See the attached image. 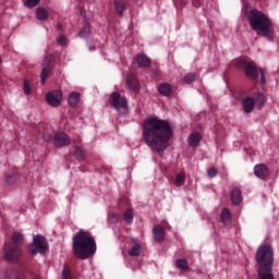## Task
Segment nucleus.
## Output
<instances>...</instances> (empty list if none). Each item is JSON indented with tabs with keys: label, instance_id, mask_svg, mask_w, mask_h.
Segmentation results:
<instances>
[{
	"label": "nucleus",
	"instance_id": "nucleus-18",
	"mask_svg": "<svg viewBox=\"0 0 279 279\" xmlns=\"http://www.w3.org/2000/svg\"><path fill=\"white\" fill-rule=\"evenodd\" d=\"M158 92L163 97H169V95H171V93H173V89L171 88V85L169 83H162L159 85Z\"/></svg>",
	"mask_w": 279,
	"mask_h": 279
},
{
	"label": "nucleus",
	"instance_id": "nucleus-28",
	"mask_svg": "<svg viewBox=\"0 0 279 279\" xmlns=\"http://www.w3.org/2000/svg\"><path fill=\"white\" fill-rule=\"evenodd\" d=\"M88 34H90V26L85 25L83 29L80 31L78 36H81V38H86Z\"/></svg>",
	"mask_w": 279,
	"mask_h": 279
},
{
	"label": "nucleus",
	"instance_id": "nucleus-25",
	"mask_svg": "<svg viewBox=\"0 0 279 279\" xmlns=\"http://www.w3.org/2000/svg\"><path fill=\"white\" fill-rule=\"evenodd\" d=\"M130 256H141V244H135L129 250Z\"/></svg>",
	"mask_w": 279,
	"mask_h": 279
},
{
	"label": "nucleus",
	"instance_id": "nucleus-1",
	"mask_svg": "<svg viewBox=\"0 0 279 279\" xmlns=\"http://www.w3.org/2000/svg\"><path fill=\"white\" fill-rule=\"evenodd\" d=\"M142 134L144 143L153 151L159 153L165 151L169 147V141L173 131H171L169 122L150 117L144 120Z\"/></svg>",
	"mask_w": 279,
	"mask_h": 279
},
{
	"label": "nucleus",
	"instance_id": "nucleus-33",
	"mask_svg": "<svg viewBox=\"0 0 279 279\" xmlns=\"http://www.w3.org/2000/svg\"><path fill=\"white\" fill-rule=\"evenodd\" d=\"M62 279H71V269L66 266L62 270Z\"/></svg>",
	"mask_w": 279,
	"mask_h": 279
},
{
	"label": "nucleus",
	"instance_id": "nucleus-7",
	"mask_svg": "<svg viewBox=\"0 0 279 279\" xmlns=\"http://www.w3.org/2000/svg\"><path fill=\"white\" fill-rule=\"evenodd\" d=\"M267 99L265 98V95L259 94L257 97H246L242 100V106L244 108V112L248 114V112L254 111V106H263Z\"/></svg>",
	"mask_w": 279,
	"mask_h": 279
},
{
	"label": "nucleus",
	"instance_id": "nucleus-13",
	"mask_svg": "<svg viewBox=\"0 0 279 279\" xmlns=\"http://www.w3.org/2000/svg\"><path fill=\"white\" fill-rule=\"evenodd\" d=\"M187 143L190 147H199V143H202V134L198 132H193L187 137Z\"/></svg>",
	"mask_w": 279,
	"mask_h": 279
},
{
	"label": "nucleus",
	"instance_id": "nucleus-26",
	"mask_svg": "<svg viewBox=\"0 0 279 279\" xmlns=\"http://www.w3.org/2000/svg\"><path fill=\"white\" fill-rule=\"evenodd\" d=\"M124 221L126 223H132V221H134V213L132 211V209H128L124 214Z\"/></svg>",
	"mask_w": 279,
	"mask_h": 279
},
{
	"label": "nucleus",
	"instance_id": "nucleus-37",
	"mask_svg": "<svg viewBox=\"0 0 279 279\" xmlns=\"http://www.w3.org/2000/svg\"><path fill=\"white\" fill-rule=\"evenodd\" d=\"M265 70H260V84H265Z\"/></svg>",
	"mask_w": 279,
	"mask_h": 279
},
{
	"label": "nucleus",
	"instance_id": "nucleus-11",
	"mask_svg": "<svg viewBox=\"0 0 279 279\" xmlns=\"http://www.w3.org/2000/svg\"><path fill=\"white\" fill-rule=\"evenodd\" d=\"M254 173L256 178H259V180H265V178L269 175V168L263 163L256 165L254 167Z\"/></svg>",
	"mask_w": 279,
	"mask_h": 279
},
{
	"label": "nucleus",
	"instance_id": "nucleus-24",
	"mask_svg": "<svg viewBox=\"0 0 279 279\" xmlns=\"http://www.w3.org/2000/svg\"><path fill=\"white\" fill-rule=\"evenodd\" d=\"M185 180H186V174H184V172L179 173L175 179V186H184Z\"/></svg>",
	"mask_w": 279,
	"mask_h": 279
},
{
	"label": "nucleus",
	"instance_id": "nucleus-9",
	"mask_svg": "<svg viewBox=\"0 0 279 279\" xmlns=\"http://www.w3.org/2000/svg\"><path fill=\"white\" fill-rule=\"evenodd\" d=\"M46 99L49 106H52V108H58V106L62 104V92L60 90L50 92L46 95Z\"/></svg>",
	"mask_w": 279,
	"mask_h": 279
},
{
	"label": "nucleus",
	"instance_id": "nucleus-30",
	"mask_svg": "<svg viewBox=\"0 0 279 279\" xmlns=\"http://www.w3.org/2000/svg\"><path fill=\"white\" fill-rule=\"evenodd\" d=\"M124 10H125V3L121 1L116 2V11L118 12V14H123Z\"/></svg>",
	"mask_w": 279,
	"mask_h": 279
},
{
	"label": "nucleus",
	"instance_id": "nucleus-4",
	"mask_svg": "<svg viewBox=\"0 0 279 279\" xmlns=\"http://www.w3.org/2000/svg\"><path fill=\"white\" fill-rule=\"evenodd\" d=\"M258 269L272 270L274 269V248L271 245H260L255 256Z\"/></svg>",
	"mask_w": 279,
	"mask_h": 279
},
{
	"label": "nucleus",
	"instance_id": "nucleus-35",
	"mask_svg": "<svg viewBox=\"0 0 279 279\" xmlns=\"http://www.w3.org/2000/svg\"><path fill=\"white\" fill-rule=\"evenodd\" d=\"M57 43L59 45H62V47H64V45H66V38L64 36H59L57 39Z\"/></svg>",
	"mask_w": 279,
	"mask_h": 279
},
{
	"label": "nucleus",
	"instance_id": "nucleus-14",
	"mask_svg": "<svg viewBox=\"0 0 279 279\" xmlns=\"http://www.w3.org/2000/svg\"><path fill=\"white\" fill-rule=\"evenodd\" d=\"M138 66H143L144 69H147L151 64V61L149 60V57L143 53H140L135 58Z\"/></svg>",
	"mask_w": 279,
	"mask_h": 279
},
{
	"label": "nucleus",
	"instance_id": "nucleus-20",
	"mask_svg": "<svg viewBox=\"0 0 279 279\" xmlns=\"http://www.w3.org/2000/svg\"><path fill=\"white\" fill-rule=\"evenodd\" d=\"M36 19L38 21H47L49 19V13L47 12V10L38 8L36 10Z\"/></svg>",
	"mask_w": 279,
	"mask_h": 279
},
{
	"label": "nucleus",
	"instance_id": "nucleus-38",
	"mask_svg": "<svg viewBox=\"0 0 279 279\" xmlns=\"http://www.w3.org/2000/svg\"><path fill=\"white\" fill-rule=\"evenodd\" d=\"M11 180H14V177H9L5 179V182L7 184H12V181Z\"/></svg>",
	"mask_w": 279,
	"mask_h": 279
},
{
	"label": "nucleus",
	"instance_id": "nucleus-17",
	"mask_svg": "<svg viewBox=\"0 0 279 279\" xmlns=\"http://www.w3.org/2000/svg\"><path fill=\"white\" fill-rule=\"evenodd\" d=\"M126 83L131 90H138L140 84L134 74H130L126 76Z\"/></svg>",
	"mask_w": 279,
	"mask_h": 279
},
{
	"label": "nucleus",
	"instance_id": "nucleus-21",
	"mask_svg": "<svg viewBox=\"0 0 279 279\" xmlns=\"http://www.w3.org/2000/svg\"><path fill=\"white\" fill-rule=\"evenodd\" d=\"M78 102H80V94L75 92L71 93L69 96L70 106H77Z\"/></svg>",
	"mask_w": 279,
	"mask_h": 279
},
{
	"label": "nucleus",
	"instance_id": "nucleus-10",
	"mask_svg": "<svg viewBox=\"0 0 279 279\" xmlns=\"http://www.w3.org/2000/svg\"><path fill=\"white\" fill-rule=\"evenodd\" d=\"M71 140L69 138V135L64 132H58L53 136V145L54 147H66Z\"/></svg>",
	"mask_w": 279,
	"mask_h": 279
},
{
	"label": "nucleus",
	"instance_id": "nucleus-27",
	"mask_svg": "<svg viewBox=\"0 0 279 279\" xmlns=\"http://www.w3.org/2000/svg\"><path fill=\"white\" fill-rule=\"evenodd\" d=\"M25 8H36L38 3H40V0H22Z\"/></svg>",
	"mask_w": 279,
	"mask_h": 279
},
{
	"label": "nucleus",
	"instance_id": "nucleus-39",
	"mask_svg": "<svg viewBox=\"0 0 279 279\" xmlns=\"http://www.w3.org/2000/svg\"><path fill=\"white\" fill-rule=\"evenodd\" d=\"M84 12H86L84 9H81V14L84 16Z\"/></svg>",
	"mask_w": 279,
	"mask_h": 279
},
{
	"label": "nucleus",
	"instance_id": "nucleus-34",
	"mask_svg": "<svg viewBox=\"0 0 279 279\" xmlns=\"http://www.w3.org/2000/svg\"><path fill=\"white\" fill-rule=\"evenodd\" d=\"M184 82H186L187 84H191V82H195V74L185 75Z\"/></svg>",
	"mask_w": 279,
	"mask_h": 279
},
{
	"label": "nucleus",
	"instance_id": "nucleus-29",
	"mask_svg": "<svg viewBox=\"0 0 279 279\" xmlns=\"http://www.w3.org/2000/svg\"><path fill=\"white\" fill-rule=\"evenodd\" d=\"M208 178H217L219 175V170L215 167L207 169Z\"/></svg>",
	"mask_w": 279,
	"mask_h": 279
},
{
	"label": "nucleus",
	"instance_id": "nucleus-15",
	"mask_svg": "<svg viewBox=\"0 0 279 279\" xmlns=\"http://www.w3.org/2000/svg\"><path fill=\"white\" fill-rule=\"evenodd\" d=\"M153 234L155 241H162V239H165V228H162L160 225L155 226L153 229Z\"/></svg>",
	"mask_w": 279,
	"mask_h": 279
},
{
	"label": "nucleus",
	"instance_id": "nucleus-3",
	"mask_svg": "<svg viewBox=\"0 0 279 279\" xmlns=\"http://www.w3.org/2000/svg\"><path fill=\"white\" fill-rule=\"evenodd\" d=\"M250 25L256 34L265 36L268 40H274V24L262 11L252 10L248 16Z\"/></svg>",
	"mask_w": 279,
	"mask_h": 279
},
{
	"label": "nucleus",
	"instance_id": "nucleus-19",
	"mask_svg": "<svg viewBox=\"0 0 279 279\" xmlns=\"http://www.w3.org/2000/svg\"><path fill=\"white\" fill-rule=\"evenodd\" d=\"M258 279H276L274 277V270L257 269Z\"/></svg>",
	"mask_w": 279,
	"mask_h": 279
},
{
	"label": "nucleus",
	"instance_id": "nucleus-22",
	"mask_svg": "<svg viewBox=\"0 0 279 279\" xmlns=\"http://www.w3.org/2000/svg\"><path fill=\"white\" fill-rule=\"evenodd\" d=\"M49 73H51V68L49 65L44 66L40 74L41 84H45V80L49 77Z\"/></svg>",
	"mask_w": 279,
	"mask_h": 279
},
{
	"label": "nucleus",
	"instance_id": "nucleus-6",
	"mask_svg": "<svg viewBox=\"0 0 279 279\" xmlns=\"http://www.w3.org/2000/svg\"><path fill=\"white\" fill-rule=\"evenodd\" d=\"M109 104L120 112V114H125V112H128V99L121 97V94L118 92H113L110 95Z\"/></svg>",
	"mask_w": 279,
	"mask_h": 279
},
{
	"label": "nucleus",
	"instance_id": "nucleus-8",
	"mask_svg": "<svg viewBox=\"0 0 279 279\" xmlns=\"http://www.w3.org/2000/svg\"><path fill=\"white\" fill-rule=\"evenodd\" d=\"M28 247L31 254H45L47 252V242H45L43 235H35L33 243Z\"/></svg>",
	"mask_w": 279,
	"mask_h": 279
},
{
	"label": "nucleus",
	"instance_id": "nucleus-5",
	"mask_svg": "<svg viewBox=\"0 0 279 279\" xmlns=\"http://www.w3.org/2000/svg\"><path fill=\"white\" fill-rule=\"evenodd\" d=\"M21 245H23V234L16 231L12 235V244L5 247V258L9 263L16 260L21 256Z\"/></svg>",
	"mask_w": 279,
	"mask_h": 279
},
{
	"label": "nucleus",
	"instance_id": "nucleus-2",
	"mask_svg": "<svg viewBox=\"0 0 279 279\" xmlns=\"http://www.w3.org/2000/svg\"><path fill=\"white\" fill-rule=\"evenodd\" d=\"M72 247L74 256L86 260L97 252V242L90 232L81 230L73 236Z\"/></svg>",
	"mask_w": 279,
	"mask_h": 279
},
{
	"label": "nucleus",
	"instance_id": "nucleus-31",
	"mask_svg": "<svg viewBox=\"0 0 279 279\" xmlns=\"http://www.w3.org/2000/svg\"><path fill=\"white\" fill-rule=\"evenodd\" d=\"M23 90H24L25 95H32V86L29 85L28 81H24Z\"/></svg>",
	"mask_w": 279,
	"mask_h": 279
},
{
	"label": "nucleus",
	"instance_id": "nucleus-32",
	"mask_svg": "<svg viewBox=\"0 0 279 279\" xmlns=\"http://www.w3.org/2000/svg\"><path fill=\"white\" fill-rule=\"evenodd\" d=\"M177 267H178V269L184 270V269H186V267H189V264L186 263L185 259H178Z\"/></svg>",
	"mask_w": 279,
	"mask_h": 279
},
{
	"label": "nucleus",
	"instance_id": "nucleus-41",
	"mask_svg": "<svg viewBox=\"0 0 279 279\" xmlns=\"http://www.w3.org/2000/svg\"><path fill=\"white\" fill-rule=\"evenodd\" d=\"M0 63H1V58H0Z\"/></svg>",
	"mask_w": 279,
	"mask_h": 279
},
{
	"label": "nucleus",
	"instance_id": "nucleus-16",
	"mask_svg": "<svg viewBox=\"0 0 279 279\" xmlns=\"http://www.w3.org/2000/svg\"><path fill=\"white\" fill-rule=\"evenodd\" d=\"M243 201V196H241V190L233 189L231 192V202L234 204V206H239L241 202Z\"/></svg>",
	"mask_w": 279,
	"mask_h": 279
},
{
	"label": "nucleus",
	"instance_id": "nucleus-40",
	"mask_svg": "<svg viewBox=\"0 0 279 279\" xmlns=\"http://www.w3.org/2000/svg\"><path fill=\"white\" fill-rule=\"evenodd\" d=\"M196 8H199V5L198 4H194Z\"/></svg>",
	"mask_w": 279,
	"mask_h": 279
},
{
	"label": "nucleus",
	"instance_id": "nucleus-12",
	"mask_svg": "<svg viewBox=\"0 0 279 279\" xmlns=\"http://www.w3.org/2000/svg\"><path fill=\"white\" fill-rule=\"evenodd\" d=\"M245 71L248 80H256V77H258V70L254 62H247L245 64Z\"/></svg>",
	"mask_w": 279,
	"mask_h": 279
},
{
	"label": "nucleus",
	"instance_id": "nucleus-23",
	"mask_svg": "<svg viewBox=\"0 0 279 279\" xmlns=\"http://www.w3.org/2000/svg\"><path fill=\"white\" fill-rule=\"evenodd\" d=\"M221 219H222V223H228V221L232 219V214L230 213V209L228 208L222 209Z\"/></svg>",
	"mask_w": 279,
	"mask_h": 279
},
{
	"label": "nucleus",
	"instance_id": "nucleus-36",
	"mask_svg": "<svg viewBox=\"0 0 279 279\" xmlns=\"http://www.w3.org/2000/svg\"><path fill=\"white\" fill-rule=\"evenodd\" d=\"M76 157H77L80 160H83V158H84V150H82L81 148H77V149H76Z\"/></svg>",
	"mask_w": 279,
	"mask_h": 279
}]
</instances>
